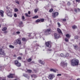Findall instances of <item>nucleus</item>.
I'll list each match as a JSON object with an SVG mask.
<instances>
[{
	"instance_id": "nucleus-1",
	"label": "nucleus",
	"mask_w": 80,
	"mask_h": 80,
	"mask_svg": "<svg viewBox=\"0 0 80 80\" xmlns=\"http://www.w3.org/2000/svg\"><path fill=\"white\" fill-rule=\"evenodd\" d=\"M71 64L72 66L78 65L79 63V61L76 59H73L71 61Z\"/></svg>"
},
{
	"instance_id": "nucleus-2",
	"label": "nucleus",
	"mask_w": 80,
	"mask_h": 80,
	"mask_svg": "<svg viewBox=\"0 0 80 80\" xmlns=\"http://www.w3.org/2000/svg\"><path fill=\"white\" fill-rule=\"evenodd\" d=\"M6 9L8 10H7L6 13L7 15L9 17H12V12H10V8H8V7H7Z\"/></svg>"
},
{
	"instance_id": "nucleus-3",
	"label": "nucleus",
	"mask_w": 80,
	"mask_h": 80,
	"mask_svg": "<svg viewBox=\"0 0 80 80\" xmlns=\"http://www.w3.org/2000/svg\"><path fill=\"white\" fill-rule=\"evenodd\" d=\"M52 30L50 28L44 30V35H48L51 33V31Z\"/></svg>"
},
{
	"instance_id": "nucleus-4",
	"label": "nucleus",
	"mask_w": 80,
	"mask_h": 80,
	"mask_svg": "<svg viewBox=\"0 0 80 80\" xmlns=\"http://www.w3.org/2000/svg\"><path fill=\"white\" fill-rule=\"evenodd\" d=\"M14 64L18 67H20L21 66V63L19 62L18 61H14Z\"/></svg>"
},
{
	"instance_id": "nucleus-5",
	"label": "nucleus",
	"mask_w": 80,
	"mask_h": 80,
	"mask_svg": "<svg viewBox=\"0 0 80 80\" xmlns=\"http://www.w3.org/2000/svg\"><path fill=\"white\" fill-rule=\"evenodd\" d=\"M46 45L47 47L49 48H51V44H52V42L50 41H48L46 42Z\"/></svg>"
},
{
	"instance_id": "nucleus-6",
	"label": "nucleus",
	"mask_w": 80,
	"mask_h": 80,
	"mask_svg": "<svg viewBox=\"0 0 80 80\" xmlns=\"http://www.w3.org/2000/svg\"><path fill=\"white\" fill-rule=\"evenodd\" d=\"M58 14L59 13L58 12H53L52 14V17H53V18H56V17L58 15Z\"/></svg>"
},
{
	"instance_id": "nucleus-7",
	"label": "nucleus",
	"mask_w": 80,
	"mask_h": 80,
	"mask_svg": "<svg viewBox=\"0 0 80 80\" xmlns=\"http://www.w3.org/2000/svg\"><path fill=\"white\" fill-rule=\"evenodd\" d=\"M0 55H3V57L5 56V52H4V51L2 49V48H0Z\"/></svg>"
},
{
	"instance_id": "nucleus-8",
	"label": "nucleus",
	"mask_w": 80,
	"mask_h": 80,
	"mask_svg": "<svg viewBox=\"0 0 80 80\" xmlns=\"http://www.w3.org/2000/svg\"><path fill=\"white\" fill-rule=\"evenodd\" d=\"M60 65L61 66L64 67H65V66H67V63H65V62L62 61L60 63Z\"/></svg>"
},
{
	"instance_id": "nucleus-9",
	"label": "nucleus",
	"mask_w": 80,
	"mask_h": 80,
	"mask_svg": "<svg viewBox=\"0 0 80 80\" xmlns=\"http://www.w3.org/2000/svg\"><path fill=\"white\" fill-rule=\"evenodd\" d=\"M14 76H15V74H11L7 76L8 78H13Z\"/></svg>"
},
{
	"instance_id": "nucleus-10",
	"label": "nucleus",
	"mask_w": 80,
	"mask_h": 80,
	"mask_svg": "<svg viewBox=\"0 0 80 80\" xmlns=\"http://www.w3.org/2000/svg\"><path fill=\"white\" fill-rule=\"evenodd\" d=\"M0 15L1 17H3L4 16V11H2V10H0Z\"/></svg>"
},
{
	"instance_id": "nucleus-11",
	"label": "nucleus",
	"mask_w": 80,
	"mask_h": 80,
	"mask_svg": "<svg viewBox=\"0 0 80 80\" xmlns=\"http://www.w3.org/2000/svg\"><path fill=\"white\" fill-rule=\"evenodd\" d=\"M53 77H55V75L52 74H50L49 75L48 78L49 79L52 80V79H53Z\"/></svg>"
},
{
	"instance_id": "nucleus-12",
	"label": "nucleus",
	"mask_w": 80,
	"mask_h": 80,
	"mask_svg": "<svg viewBox=\"0 0 80 80\" xmlns=\"http://www.w3.org/2000/svg\"><path fill=\"white\" fill-rule=\"evenodd\" d=\"M17 40L18 44H19V45H21V44H22V41L20 38L17 39Z\"/></svg>"
},
{
	"instance_id": "nucleus-13",
	"label": "nucleus",
	"mask_w": 80,
	"mask_h": 80,
	"mask_svg": "<svg viewBox=\"0 0 80 80\" xmlns=\"http://www.w3.org/2000/svg\"><path fill=\"white\" fill-rule=\"evenodd\" d=\"M57 30L59 33H61L62 35V31L60 30V29L59 28H57Z\"/></svg>"
},
{
	"instance_id": "nucleus-14",
	"label": "nucleus",
	"mask_w": 80,
	"mask_h": 80,
	"mask_svg": "<svg viewBox=\"0 0 80 80\" xmlns=\"http://www.w3.org/2000/svg\"><path fill=\"white\" fill-rule=\"evenodd\" d=\"M23 76L27 78H29L30 77L28 76V75L27 74H23Z\"/></svg>"
},
{
	"instance_id": "nucleus-15",
	"label": "nucleus",
	"mask_w": 80,
	"mask_h": 80,
	"mask_svg": "<svg viewBox=\"0 0 80 80\" xmlns=\"http://www.w3.org/2000/svg\"><path fill=\"white\" fill-rule=\"evenodd\" d=\"M19 27H23V22H19Z\"/></svg>"
},
{
	"instance_id": "nucleus-16",
	"label": "nucleus",
	"mask_w": 80,
	"mask_h": 80,
	"mask_svg": "<svg viewBox=\"0 0 80 80\" xmlns=\"http://www.w3.org/2000/svg\"><path fill=\"white\" fill-rule=\"evenodd\" d=\"M38 62L40 63H41V64H42V65H44V64H45V62L42 61V60H39L38 61Z\"/></svg>"
},
{
	"instance_id": "nucleus-17",
	"label": "nucleus",
	"mask_w": 80,
	"mask_h": 80,
	"mask_svg": "<svg viewBox=\"0 0 80 80\" xmlns=\"http://www.w3.org/2000/svg\"><path fill=\"white\" fill-rule=\"evenodd\" d=\"M58 35L57 33H55L54 34V38H55V39H58L59 37H58V36H57Z\"/></svg>"
},
{
	"instance_id": "nucleus-18",
	"label": "nucleus",
	"mask_w": 80,
	"mask_h": 80,
	"mask_svg": "<svg viewBox=\"0 0 80 80\" xmlns=\"http://www.w3.org/2000/svg\"><path fill=\"white\" fill-rule=\"evenodd\" d=\"M74 47L75 49V50H78V46H77V45H74Z\"/></svg>"
},
{
	"instance_id": "nucleus-19",
	"label": "nucleus",
	"mask_w": 80,
	"mask_h": 80,
	"mask_svg": "<svg viewBox=\"0 0 80 80\" xmlns=\"http://www.w3.org/2000/svg\"><path fill=\"white\" fill-rule=\"evenodd\" d=\"M50 71H51V72H55V73H56V71L53 68L51 69H50Z\"/></svg>"
},
{
	"instance_id": "nucleus-20",
	"label": "nucleus",
	"mask_w": 80,
	"mask_h": 80,
	"mask_svg": "<svg viewBox=\"0 0 80 80\" xmlns=\"http://www.w3.org/2000/svg\"><path fill=\"white\" fill-rule=\"evenodd\" d=\"M66 37H67V38H70V37L71 36L70 35V34H68L66 35Z\"/></svg>"
},
{
	"instance_id": "nucleus-21",
	"label": "nucleus",
	"mask_w": 80,
	"mask_h": 80,
	"mask_svg": "<svg viewBox=\"0 0 80 80\" xmlns=\"http://www.w3.org/2000/svg\"><path fill=\"white\" fill-rule=\"evenodd\" d=\"M38 18V16L36 15L32 17V18L35 19V18Z\"/></svg>"
},
{
	"instance_id": "nucleus-22",
	"label": "nucleus",
	"mask_w": 80,
	"mask_h": 80,
	"mask_svg": "<svg viewBox=\"0 0 80 80\" xmlns=\"http://www.w3.org/2000/svg\"><path fill=\"white\" fill-rule=\"evenodd\" d=\"M40 23L41 22H44V19H40Z\"/></svg>"
},
{
	"instance_id": "nucleus-23",
	"label": "nucleus",
	"mask_w": 80,
	"mask_h": 80,
	"mask_svg": "<svg viewBox=\"0 0 80 80\" xmlns=\"http://www.w3.org/2000/svg\"><path fill=\"white\" fill-rule=\"evenodd\" d=\"M38 10H39V9H38V8L35 9H34V12H35V13H37V12H38Z\"/></svg>"
},
{
	"instance_id": "nucleus-24",
	"label": "nucleus",
	"mask_w": 80,
	"mask_h": 80,
	"mask_svg": "<svg viewBox=\"0 0 80 80\" xmlns=\"http://www.w3.org/2000/svg\"><path fill=\"white\" fill-rule=\"evenodd\" d=\"M14 44H15V45H17V44H18L17 40H15L14 42Z\"/></svg>"
},
{
	"instance_id": "nucleus-25",
	"label": "nucleus",
	"mask_w": 80,
	"mask_h": 80,
	"mask_svg": "<svg viewBox=\"0 0 80 80\" xmlns=\"http://www.w3.org/2000/svg\"><path fill=\"white\" fill-rule=\"evenodd\" d=\"M72 28L73 29H75V28H77V26L74 25L72 26Z\"/></svg>"
},
{
	"instance_id": "nucleus-26",
	"label": "nucleus",
	"mask_w": 80,
	"mask_h": 80,
	"mask_svg": "<svg viewBox=\"0 0 80 80\" xmlns=\"http://www.w3.org/2000/svg\"><path fill=\"white\" fill-rule=\"evenodd\" d=\"M7 28L6 27H4V28L2 29V31H5V30H7Z\"/></svg>"
},
{
	"instance_id": "nucleus-27",
	"label": "nucleus",
	"mask_w": 80,
	"mask_h": 80,
	"mask_svg": "<svg viewBox=\"0 0 80 80\" xmlns=\"http://www.w3.org/2000/svg\"><path fill=\"white\" fill-rule=\"evenodd\" d=\"M36 23H38V22H40V19H37L35 21Z\"/></svg>"
},
{
	"instance_id": "nucleus-28",
	"label": "nucleus",
	"mask_w": 80,
	"mask_h": 80,
	"mask_svg": "<svg viewBox=\"0 0 80 80\" xmlns=\"http://www.w3.org/2000/svg\"><path fill=\"white\" fill-rule=\"evenodd\" d=\"M69 56V54L68 53H67L66 55H65V56L66 57H68Z\"/></svg>"
},
{
	"instance_id": "nucleus-29",
	"label": "nucleus",
	"mask_w": 80,
	"mask_h": 80,
	"mask_svg": "<svg viewBox=\"0 0 80 80\" xmlns=\"http://www.w3.org/2000/svg\"><path fill=\"white\" fill-rule=\"evenodd\" d=\"M9 47H10V48H14V46L12 45H10L9 46Z\"/></svg>"
},
{
	"instance_id": "nucleus-30",
	"label": "nucleus",
	"mask_w": 80,
	"mask_h": 80,
	"mask_svg": "<svg viewBox=\"0 0 80 80\" xmlns=\"http://www.w3.org/2000/svg\"><path fill=\"white\" fill-rule=\"evenodd\" d=\"M22 41H27V39H25V38H22Z\"/></svg>"
},
{
	"instance_id": "nucleus-31",
	"label": "nucleus",
	"mask_w": 80,
	"mask_h": 80,
	"mask_svg": "<svg viewBox=\"0 0 80 80\" xmlns=\"http://www.w3.org/2000/svg\"><path fill=\"white\" fill-rule=\"evenodd\" d=\"M22 18L23 20V21H24V20H25V17L23 16H22Z\"/></svg>"
},
{
	"instance_id": "nucleus-32",
	"label": "nucleus",
	"mask_w": 80,
	"mask_h": 80,
	"mask_svg": "<svg viewBox=\"0 0 80 80\" xmlns=\"http://www.w3.org/2000/svg\"><path fill=\"white\" fill-rule=\"evenodd\" d=\"M18 9L16 8L14 9V12H18Z\"/></svg>"
},
{
	"instance_id": "nucleus-33",
	"label": "nucleus",
	"mask_w": 80,
	"mask_h": 80,
	"mask_svg": "<svg viewBox=\"0 0 80 80\" xmlns=\"http://www.w3.org/2000/svg\"><path fill=\"white\" fill-rule=\"evenodd\" d=\"M67 5H68V6H70L71 5V3H70V2H68L67 3Z\"/></svg>"
},
{
	"instance_id": "nucleus-34",
	"label": "nucleus",
	"mask_w": 80,
	"mask_h": 80,
	"mask_svg": "<svg viewBox=\"0 0 80 80\" xmlns=\"http://www.w3.org/2000/svg\"><path fill=\"white\" fill-rule=\"evenodd\" d=\"M67 18L63 19H62V21L63 22H66L67 21Z\"/></svg>"
},
{
	"instance_id": "nucleus-35",
	"label": "nucleus",
	"mask_w": 80,
	"mask_h": 80,
	"mask_svg": "<svg viewBox=\"0 0 80 80\" xmlns=\"http://www.w3.org/2000/svg\"><path fill=\"white\" fill-rule=\"evenodd\" d=\"M74 38L75 39H78V36H75Z\"/></svg>"
},
{
	"instance_id": "nucleus-36",
	"label": "nucleus",
	"mask_w": 80,
	"mask_h": 80,
	"mask_svg": "<svg viewBox=\"0 0 80 80\" xmlns=\"http://www.w3.org/2000/svg\"><path fill=\"white\" fill-rule=\"evenodd\" d=\"M28 72L29 73H32V70H28Z\"/></svg>"
},
{
	"instance_id": "nucleus-37",
	"label": "nucleus",
	"mask_w": 80,
	"mask_h": 80,
	"mask_svg": "<svg viewBox=\"0 0 80 80\" xmlns=\"http://www.w3.org/2000/svg\"><path fill=\"white\" fill-rule=\"evenodd\" d=\"M53 9L52 8V9H50V10H49V12H53Z\"/></svg>"
},
{
	"instance_id": "nucleus-38",
	"label": "nucleus",
	"mask_w": 80,
	"mask_h": 80,
	"mask_svg": "<svg viewBox=\"0 0 80 80\" xmlns=\"http://www.w3.org/2000/svg\"><path fill=\"white\" fill-rule=\"evenodd\" d=\"M25 15L26 16V17H30V16H28V13H26L25 14Z\"/></svg>"
},
{
	"instance_id": "nucleus-39",
	"label": "nucleus",
	"mask_w": 80,
	"mask_h": 80,
	"mask_svg": "<svg viewBox=\"0 0 80 80\" xmlns=\"http://www.w3.org/2000/svg\"><path fill=\"white\" fill-rule=\"evenodd\" d=\"M28 62H30L32 61V59L31 58H29L28 60Z\"/></svg>"
},
{
	"instance_id": "nucleus-40",
	"label": "nucleus",
	"mask_w": 80,
	"mask_h": 80,
	"mask_svg": "<svg viewBox=\"0 0 80 80\" xmlns=\"http://www.w3.org/2000/svg\"><path fill=\"white\" fill-rule=\"evenodd\" d=\"M18 60H22V57H18Z\"/></svg>"
},
{
	"instance_id": "nucleus-41",
	"label": "nucleus",
	"mask_w": 80,
	"mask_h": 80,
	"mask_svg": "<svg viewBox=\"0 0 80 80\" xmlns=\"http://www.w3.org/2000/svg\"><path fill=\"white\" fill-rule=\"evenodd\" d=\"M65 41H66V42H68V39L67 38H65Z\"/></svg>"
},
{
	"instance_id": "nucleus-42",
	"label": "nucleus",
	"mask_w": 80,
	"mask_h": 80,
	"mask_svg": "<svg viewBox=\"0 0 80 80\" xmlns=\"http://www.w3.org/2000/svg\"><path fill=\"white\" fill-rule=\"evenodd\" d=\"M43 33H41L40 34V37H42V36H43Z\"/></svg>"
},
{
	"instance_id": "nucleus-43",
	"label": "nucleus",
	"mask_w": 80,
	"mask_h": 80,
	"mask_svg": "<svg viewBox=\"0 0 80 80\" xmlns=\"http://www.w3.org/2000/svg\"><path fill=\"white\" fill-rule=\"evenodd\" d=\"M20 32L19 31L16 32V34H20Z\"/></svg>"
},
{
	"instance_id": "nucleus-44",
	"label": "nucleus",
	"mask_w": 80,
	"mask_h": 80,
	"mask_svg": "<svg viewBox=\"0 0 80 80\" xmlns=\"http://www.w3.org/2000/svg\"><path fill=\"white\" fill-rule=\"evenodd\" d=\"M14 16V17H17V14L15 13Z\"/></svg>"
},
{
	"instance_id": "nucleus-45",
	"label": "nucleus",
	"mask_w": 80,
	"mask_h": 80,
	"mask_svg": "<svg viewBox=\"0 0 80 80\" xmlns=\"http://www.w3.org/2000/svg\"><path fill=\"white\" fill-rule=\"evenodd\" d=\"M13 35H17V32H14L13 33Z\"/></svg>"
},
{
	"instance_id": "nucleus-46",
	"label": "nucleus",
	"mask_w": 80,
	"mask_h": 80,
	"mask_svg": "<svg viewBox=\"0 0 80 80\" xmlns=\"http://www.w3.org/2000/svg\"><path fill=\"white\" fill-rule=\"evenodd\" d=\"M50 51H52V49H48V52H50Z\"/></svg>"
},
{
	"instance_id": "nucleus-47",
	"label": "nucleus",
	"mask_w": 80,
	"mask_h": 80,
	"mask_svg": "<svg viewBox=\"0 0 80 80\" xmlns=\"http://www.w3.org/2000/svg\"><path fill=\"white\" fill-rule=\"evenodd\" d=\"M33 76L34 78H37V76L35 75H33Z\"/></svg>"
},
{
	"instance_id": "nucleus-48",
	"label": "nucleus",
	"mask_w": 80,
	"mask_h": 80,
	"mask_svg": "<svg viewBox=\"0 0 80 80\" xmlns=\"http://www.w3.org/2000/svg\"><path fill=\"white\" fill-rule=\"evenodd\" d=\"M57 76H62V74H58L57 75Z\"/></svg>"
},
{
	"instance_id": "nucleus-49",
	"label": "nucleus",
	"mask_w": 80,
	"mask_h": 80,
	"mask_svg": "<svg viewBox=\"0 0 80 80\" xmlns=\"http://www.w3.org/2000/svg\"><path fill=\"white\" fill-rule=\"evenodd\" d=\"M58 27H60V23L58 22Z\"/></svg>"
},
{
	"instance_id": "nucleus-50",
	"label": "nucleus",
	"mask_w": 80,
	"mask_h": 80,
	"mask_svg": "<svg viewBox=\"0 0 80 80\" xmlns=\"http://www.w3.org/2000/svg\"><path fill=\"white\" fill-rule=\"evenodd\" d=\"M16 3H17L18 5H19V4H20V3H19V2L18 1H16Z\"/></svg>"
},
{
	"instance_id": "nucleus-51",
	"label": "nucleus",
	"mask_w": 80,
	"mask_h": 80,
	"mask_svg": "<svg viewBox=\"0 0 80 80\" xmlns=\"http://www.w3.org/2000/svg\"><path fill=\"white\" fill-rule=\"evenodd\" d=\"M74 11L75 12H76V13H77V10L76 9H75Z\"/></svg>"
},
{
	"instance_id": "nucleus-52",
	"label": "nucleus",
	"mask_w": 80,
	"mask_h": 80,
	"mask_svg": "<svg viewBox=\"0 0 80 80\" xmlns=\"http://www.w3.org/2000/svg\"><path fill=\"white\" fill-rule=\"evenodd\" d=\"M13 57H15V58H16L17 57V55L15 54H14L13 56Z\"/></svg>"
},
{
	"instance_id": "nucleus-53",
	"label": "nucleus",
	"mask_w": 80,
	"mask_h": 80,
	"mask_svg": "<svg viewBox=\"0 0 80 80\" xmlns=\"http://www.w3.org/2000/svg\"><path fill=\"white\" fill-rule=\"evenodd\" d=\"M61 57H63V54H62V53H61Z\"/></svg>"
},
{
	"instance_id": "nucleus-54",
	"label": "nucleus",
	"mask_w": 80,
	"mask_h": 80,
	"mask_svg": "<svg viewBox=\"0 0 80 80\" xmlns=\"http://www.w3.org/2000/svg\"><path fill=\"white\" fill-rule=\"evenodd\" d=\"M76 1L77 2H80V0H76Z\"/></svg>"
},
{
	"instance_id": "nucleus-55",
	"label": "nucleus",
	"mask_w": 80,
	"mask_h": 80,
	"mask_svg": "<svg viewBox=\"0 0 80 80\" xmlns=\"http://www.w3.org/2000/svg\"><path fill=\"white\" fill-rule=\"evenodd\" d=\"M30 13H31V12H30V11H29L28 12V14H29V15H30Z\"/></svg>"
},
{
	"instance_id": "nucleus-56",
	"label": "nucleus",
	"mask_w": 80,
	"mask_h": 80,
	"mask_svg": "<svg viewBox=\"0 0 80 80\" xmlns=\"http://www.w3.org/2000/svg\"><path fill=\"white\" fill-rule=\"evenodd\" d=\"M28 37H31V34H29V35H28Z\"/></svg>"
},
{
	"instance_id": "nucleus-57",
	"label": "nucleus",
	"mask_w": 80,
	"mask_h": 80,
	"mask_svg": "<svg viewBox=\"0 0 80 80\" xmlns=\"http://www.w3.org/2000/svg\"><path fill=\"white\" fill-rule=\"evenodd\" d=\"M2 68V66H0V70H1Z\"/></svg>"
},
{
	"instance_id": "nucleus-58",
	"label": "nucleus",
	"mask_w": 80,
	"mask_h": 80,
	"mask_svg": "<svg viewBox=\"0 0 80 80\" xmlns=\"http://www.w3.org/2000/svg\"><path fill=\"white\" fill-rule=\"evenodd\" d=\"M78 10V12H80V9H79V8H77Z\"/></svg>"
},
{
	"instance_id": "nucleus-59",
	"label": "nucleus",
	"mask_w": 80,
	"mask_h": 80,
	"mask_svg": "<svg viewBox=\"0 0 80 80\" xmlns=\"http://www.w3.org/2000/svg\"><path fill=\"white\" fill-rule=\"evenodd\" d=\"M2 80H6V79H5V78H4V79H2Z\"/></svg>"
},
{
	"instance_id": "nucleus-60",
	"label": "nucleus",
	"mask_w": 80,
	"mask_h": 80,
	"mask_svg": "<svg viewBox=\"0 0 80 80\" xmlns=\"http://www.w3.org/2000/svg\"><path fill=\"white\" fill-rule=\"evenodd\" d=\"M20 55H23V54H22V53H20Z\"/></svg>"
},
{
	"instance_id": "nucleus-61",
	"label": "nucleus",
	"mask_w": 80,
	"mask_h": 80,
	"mask_svg": "<svg viewBox=\"0 0 80 80\" xmlns=\"http://www.w3.org/2000/svg\"><path fill=\"white\" fill-rule=\"evenodd\" d=\"M2 78L1 77H0V80H1Z\"/></svg>"
},
{
	"instance_id": "nucleus-62",
	"label": "nucleus",
	"mask_w": 80,
	"mask_h": 80,
	"mask_svg": "<svg viewBox=\"0 0 80 80\" xmlns=\"http://www.w3.org/2000/svg\"><path fill=\"white\" fill-rule=\"evenodd\" d=\"M77 80H80V78L77 79Z\"/></svg>"
},
{
	"instance_id": "nucleus-63",
	"label": "nucleus",
	"mask_w": 80,
	"mask_h": 80,
	"mask_svg": "<svg viewBox=\"0 0 80 80\" xmlns=\"http://www.w3.org/2000/svg\"><path fill=\"white\" fill-rule=\"evenodd\" d=\"M31 77H33V75H31Z\"/></svg>"
},
{
	"instance_id": "nucleus-64",
	"label": "nucleus",
	"mask_w": 80,
	"mask_h": 80,
	"mask_svg": "<svg viewBox=\"0 0 80 80\" xmlns=\"http://www.w3.org/2000/svg\"><path fill=\"white\" fill-rule=\"evenodd\" d=\"M5 33H7V32L6 31V32H5Z\"/></svg>"
}]
</instances>
